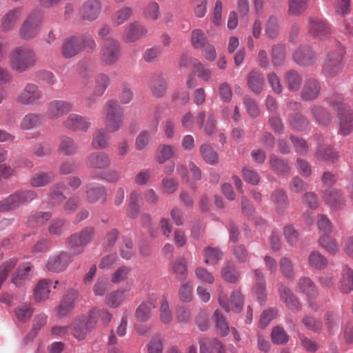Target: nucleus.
<instances>
[{
	"instance_id": "f257e3e1",
	"label": "nucleus",
	"mask_w": 353,
	"mask_h": 353,
	"mask_svg": "<svg viewBox=\"0 0 353 353\" xmlns=\"http://www.w3.org/2000/svg\"><path fill=\"white\" fill-rule=\"evenodd\" d=\"M97 43L93 37L88 34L72 35L65 39L61 46V54L65 59L77 55L82 50L88 53L95 52Z\"/></svg>"
},
{
	"instance_id": "f03ea898",
	"label": "nucleus",
	"mask_w": 353,
	"mask_h": 353,
	"mask_svg": "<svg viewBox=\"0 0 353 353\" xmlns=\"http://www.w3.org/2000/svg\"><path fill=\"white\" fill-rule=\"evenodd\" d=\"M345 49L337 40H334L332 49L325 54L323 64V74L328 77H334L343 70V58Z\"/></svg>"
},
{
	"instance_id": "7ed1b4c3",
	"label": "nucleus",
	"mask_w": 353,
	"mask_h": 353,
	"mask_svg": "<svg viewBox=\"0 0 353 353\" xmlns=\"http://www.w3.org/2000/svg\"><path fill=\"white\" fill-rule=\"evenodd\" d=\"M103 116L108 132H117L122 127L123 112L118 101L112 99L107 101L103 109Z\"/></svg>"
},
{
	"instance_id": "20e7f679",
	"label": "nucleus",
	"mask_w": 353,
	"mask_h": 353,
	"mask_svg": "<svg viewBox=\"0 0 353 353\" xmlns=\"http://www.w3.org/2000/svg\"><path fill=\"white\" fill-rule=\"evenodd\" d=\"M36 62V54L30 48L17 47L10 54V65L14 70L18 72H23L33 67Z\"/></svg>"
},
{
	"instance_id": "39448f33",
	"label": "nucleus",
	"mask_w": 353,
	"mask_h": 353,
	"mask_svg": "<svg viewBox=\"0 0 353 353\" xmlns=\"http://www.w3.org/2000/svg\"><path fill=\"white\" fill-rule=\"evenodd\" d=\"M331 105L338 111V133L346 137L353 132V112L339 99L331 101Z\"/></svg>"
},
{
	"instance_id": "423d86ee",
	"label": "nucleus",
	"mask_w": 353,
	"mask_h": 353,
	"mask_svg": "<svg viewBox=\"0 0 353 353\" xmlns=\"http://www.w3.org/2000/svg\"><path fill=\"white\" fill-rule=\"evenodd\" d=\"M121 46L120 42L113 37L108 38L101 46L99 59L101 65L104 67L114 65L120 59Z\"/></svg>"
},
{
	"instance_id": "0eeeda50",
	"label": "nucleus",
	"mask_w": 353,
	"mask_h": 353,
	"mask_svg": "<svg viewBox=\"0 0 353 353\" xmlns=\"http://www.w3.org/2000/svg\"><path fill=\"white\" fill-rule=\"evenodd\" d=\"M37 196V193L32 190L16 191L0 201V212L14 210L21 205L31 202Z\"/></svg>"
},
{
	"instance_id": "6e6552de",
	"label": "nucleus",
	"mask_w": 353,
	"mask_h": 353,
	"mask_svg": "<svg viewBox=\"0 0 353 353\" xmlns=\"http://www.w3.org/2000/svg\"><path fill=\"white\" fill-rule=\"evenodd\" d=\"M307 22L308 33L314 39L321 41L330 39L332 29L325 19L318 17H310Z\"/></svg>"
},
{
	"instance_id": "1a4fd4ad",
	"label": "nucleus",
	"mask_w": 353,
	"mask_h": 353,
	"mask_svg": "<svg viewBox=\"0 0 353 353\" xmlns=\"http://www.w3.org/2000/svg\"><path fill=\"white\" fill-rule=\"evenodd\" d=\"M17 101L25 105H40L43 101L42 90L34 83H27L18 94Z\"/></svg>"
},
{
	"instance_id": "9d476101",
	"label": "nucleus",
	"mask_w": 353,
	"mask_h": 353,
	"mask_svg": "<svg viewBox=\"0 0 353 353\" xmlns=\"http://www.w3.org/2000/svg\"><path fill=\"white\" fill-rule=\"evenodd\" d=\"M43 22L42 14L38 13L30 14L23 21L19 30V36L23 40L34 38L41 30Z\"/></svg>"
},
{
	"instance_id": "9b49d317",
	"label": "nucleus",
	"mask_w": 353,
	"mask_h": 353,
	"mask_svg": "<svg viewBox=\"0 0 353 353\" xmlns=\"http://www.w3.org/2000/svg\"><path fill=\"white\" fill-rule=\"evenodd\" d=\"M149 35L148 29L141 22L134 21L130 23L123 30L121 40L125 43L137 42Z\"/></svg>"
},
{
	"instance_id": "f8f14e48",
	"label": "nucleus",
	"mask_w": 353,
	"mask_h": 353,
	"mask_svg": "<svg viewBox=\"0 0 353 353\" xmlns=\"http://www.w3.org/2000/svg\"><path fill=\"white\" fill-rule=\"evenodd\" d=\"M101 10L102 3L99 0H86L79 7L78 16L82 21L92 22L99 18Z\"/></svg>"
},
{
	"instance_id": "ddd939ff",
	"label": "nucleus",
	"mask_w": 353,
	"mask_h": 353,
	"mask_svg": "<svg viewBox=\"0 0 353 353\" xmlns=\"http://www.w3.org/2000/svg\"><path fill=\"white\" fill-rule=\"evenodd\" d=\"M72 255L65 251H60L51 255L46 263V268L53 273H59L66 270L72 262Z\"/></svg>"
},
{
	"instance_id": "4468645a",
	"label": "nucleus",
	"mask_w": 353,
	"mask_h": 353,
	"mask_svg": "<svg viewBox=\"0 0 353 353\" xmlns=\"http://www.w3.org/2000/svg\"><path fill=\"white\" fill-rule=\"evenodd\" d=\"M218 301L219 305L225 310V312H229L233 311L234 312H240L243 305V297L240 291H234L231 294V305L229 304L227 296L224 294L223 289L220 288Z\"/></svg>"
},
{
	"instance_id": "2eb2a0df",
	"label": "nucleus",
	"mask_w": 353,
	"mask_h": 353,
	"mask_svg": "<svg viewBox=\"0 0 353 353\" xmlns=\"http://www.w3.org/2000/svg\"><path fill=\"white\" fill-rule=\"evenodd\" d=\"M73 104L65 100H53L47 105L46 116L48 118L55 120L72 112Z\"/></svg>"
},
{
	"instance_id": "dca6fc26",
	"label": "nucleus",
	"mask_w": 353,
	"mask_h": 353,
	"mask_svg": "<svg viewBox=\"0 0 353 353\" xmlns=\"http://www.w3.org/2000/svg\"><path fill=\"white\" fill-rule=\"evenodd\" d=\"M62 125L65 128L72 132H87L91 126V123L88 117L72 113L65 118Z\"/></svg>"
},
{
	"instance_id": "f3484780",
	"label": "nucleus",
	"mask_w": 353,
	"mask_h": 353,
	"mask_svg": "<svg viewBox=\"0 0 353 353\" xmlns=\"http://www.w3.org/2000/svg\"><path fill=\"white\" fill-rule=\"evenodd\" d=\"M85 199L88 203L98 201L104 203L107 199L108 191L104 185L98 183H90L85 186Z\"/></svg>"
},
{
	"instance_id": "a211bd4d",
	"label": "nucleus",
	"mask_w": 353,
	"mask_h": 353,
	"mask_svg": "<svg viewBox=\"0 0 353 353\" xmlns=\"http://www.w3.org/2000/svg\"><path fill=\"white\" fill-rule=\"evenodd\" d=\"M34 276L33 266L30 263L21 264L12 274L11 283L16 287H22Z\"/></svg>"
},
{
	"instance_id": "6ab92c4d",
	"label": "nucleus",
	"mask_w": 353,
	"mask_h": 353,
	"mask_svg": "<svg viewBox=\"0 0 353 353\" xmlns=\"http://www.w3.org/2000/svg\"><path fill=\"white\" fill-rule=\"evenodd\" d=\"M85 163L91 169L104 170L110 168L111 159L109 155L103 152H94L87 157Z\"/></svg>"
},
{
	"instance_id": "aec40b11",
	"label": "nucleus",
	"mask_w": 353,
	"mask_h": 353,
	"mask_svg": "<svg viewBox=\"0 0 353 353\" xmlns=\"http://www.w3.org/2000/svg\"><path fill=\"white\" fill-rule=\"evenodd\" d=\"M22 14L23 8L21 7L8 10L1 17V30L3 32H9L13 30Z\"/></svg>"
},
{
	"instance_id": "412c9836",
	"label": "nucleus",
	"mask_w": 353,
	"mask_h": 353,
	"mask_svg": "<svg viewBox=\"0 0 353 353\" xmlns=\"http://www.w3.org/2000/svg\"><path fill=\"white\" fill-rule=\"evenodd\" d=\"M296 291L307 296L310 307H312L310 299H314L319 295V292L314 283L308 277H301L298 280L296 285Z\"/></svg>"
},
{
	"instance_id": "4be33fe9",
	"label": "nucleus",
	"mask_w": 353,
	"mask_h": 353,
	"mask_svg": "<svg viewBox=\"0 0 353 353\" xmlns=\"http://www.w3.org/2000/svg\"><path fill=\"white\" fill-rule=\"evenodd\" d=\"M279 294L281 299L285 303L286 307L292 312H299L301 309V305L299 299L292 290L283 284L279 286Z\"/></svg>"
},
{
	"instance_id": "5701e85b",
	"label": "nucleus",
	"mask_w": 353,
	"mask_h": 353,
	"mask_svg": "<svg viewBox=\"0 0 353 353\" xmlns=\"http://www.w3.org/2000/svg\"><path fill=\"white\" fill-rule=\"evenodd\" d=\"M294 61L300 65H310L316 61L315 53L308 46L300 47L293 54Z\"/></svg>"
},
{
	"instance_id": "b1692460",
	"label": "nucleus",
	"mask_w": 353,
	"mask_h": 353,
	"mask_svg": "<svg viewBox=\"0 0 353 353\" xmlns=\"http://www.w3.org/2000/svg\"><path fill=\"white\" fill-rule=\"evenodd\" d=\"M323 199L330 208L336 210L342 208L345 203L343 194L336 189L325 191L323 194Z\"/></svg>"
},
{
	"instance_id": "393cba45",
	"label": "nucleus",
	"mask_w": 353,
	"mask_h": 353,
	"mask_svg": "<svg viewBox=\"0 0 353 353\" xmlns=\"http://www.w3.org/2000/svg\"><path fill=\"white\" fill-rule=\"evenodd\" d=\"M78 296V292L75 290H71L66 294L57 308V313L59 317L66 316L72 311Z\"/></svg>"
},
{
	"instance_id": "a878e982",
	"label": "nucleus",
	"mask_w": 353,
	"mask_h": 353,
	"mask_svg": "<svg viewBox=\"0 0 353 353\" xmlns=\"http://www.w3.org/2000/svg\"><path fill=\"white\" fill-rule=\"evenodd\" d=\"M321 92V85L314 79H307L301 90V96L303 100L312 101L316 99Z\"/></svg>"
},
{
	"instance_id": "bb28decb",
	"label": "nucleus",
	"mask_w": 353,
	"mask_h": 353,
	"mask_svg": "<svg viewBox=\"0 0 353 353\" xmlns=\"http://www.w3.org/2000/svg\"><path fill=\"white\" fill-rule=\"evenodd\" d=\"M254 274L255 285L253 288V293L261 304H263L266 299L265 281L262 272L258 270H253Z\"/></svg>"
},
{
	"instance_id": "cd10ccee",
	"label": "nucleus",
	"mask_w": 353,
	"mask_h": 353,
	"mask_svg": "<svg viewBox=\"0 0 353 353\" xmlns=\"http://www.w3.org/2000/svg\"><path fill=\"white\" fill-rule=\"evenodd\" d=\"M51 282L50 279H43L37 283L33 294L34 300L36 302H43L48 299Z\"/></svg>"
},
{
	"instance_id": "c85d7f7f",
	"label": "nucleus",
	"mask_w": 353,
	"mask_h": 353,
	"mask_svg": "<svg viewBox=\"0 0 353 353\" xmlns=\"http://www.w3.org/2000/svg\"><path fill=\"white\" fill-rule=\"evenodd\" d=\"M176 153V148L170 144H160L156 152V160L159 164H163L165 161L173 158Z\"/></svg>"
},
{
	"instance_id": "c756f323",
	"label": "nucleus",
	"mask_w": 353,
	"mask_h": 353,
	"mask_svg": "<svg viewBox=\"0 0 353 353\" xmlns=\"http://www.w3.org/2000/svg\"><path fill=\"white\" fill-rule=\"evenodd\" d=\"M54 180V174L52 171H39L35 173L30 180L32 187L40 188L48 185Z\"/></svg>"
},
{
	"instance_id": "7c9ffc66",
	"label": "nucleus",
	"mask_w": 353,
	"mask_h": 353,
	"mask_svg": "<svg viewBox=\"0 0 353 353\" xmlns=\"http://www.w3.org/2000/svg\"><path fill=\"white\" fill-rule=\"evenodd\" d=\"M91 177L93 179L103 180L110 183H115L121 179L122 175L119 170L110 169L105 172H92Z\"/></svg>"
},
{
	"instance_id": "2f4dec72",
	"label": "nucleus",
	"mask_w": 353,
	"mask_h": 353,
	"mask_svg": "<svg viewBox=\"0 0 353 353\" xmlns=\"http://www.w3.org/2000/svg\"><path fill=\"white\" fill-rule=\"evenodd\" d=\"M221 274L222 278L230 283H236L240 278V272L236 265L231 262H227L221 269Z\"/></svg>"
},
{
	"instance_id": "473e14b6",
	"label": "nucleus",
	"mask_w": 353,
	"mask_h": 353,
	"mask_svg": "<svg viewBox=\"0 0 353 353\" xmlns=\"http://www.w3.org/2000/svg\"><path fill=\"white\" fill-rule=\"evenodd\" d=\"M134 14V10L131 7L123 6L114 11L111 19L116 26H121L128 21Z\"/></svg>"
},
{
	"instance_id": "72a5a7b5",
	"label": "nucleus",
	"mask_w": 353,
	"mask_h": 353,
	"mask_svg": "<svg viewBox=\"0 0 353 353\" xmlns=\"http://www.w3.org/2000/svg\"><path fill=\"white\" fill-rule=\"evenodd\" d=\"M94 236V228L93 227H88L79 232L70 235V241L74 243H76V241H79L85 248L91 242Z\"/></svg>"
},
{
	"instance_id": "f704fd0d",
	"label": "nucleus",
	"mask_w": 353,
	"mask_h": 353,
	"mask_svg": "<svg viewBox=\"0 0 353 353\" xmlns=\"http://www.w3.org/2000/svg\"><path fill=\"white\" fill-rule=\"evenodd\" d=\"M271 200L278 213L283 212L289 207L288 196L282 190H277L272 192L271 194Z\"/></svg>"
},
{
	"instance_id": "c9c22d12",
	"label": "nucleus",
	"mask_w": 353,
	"mask_h": 353,
	"mask_svg": "<svg viewBox=\"0 0 353 353\" xmlns=\"http://www.w3.org/2000/svg\"><path fill=\"white\" fill-rule=\"evenodd\" d=\"M247 83L248 87L252 92L259 94L263 90L264 79L260 72L253 70L248 74Z\"/></svg>"
},
{
	"instance_id": "e433bc0d",
	"label": "nucleus",
	"mask_w": 353,
	"mask_h": 353,
	"mask_svg": "<svg viewBox=\"0 0 353 353\" xmlns=\"http://www.w3.org/2000/svg\"><path fill=\"white\" fill-rule=\"evenodd\" d=\"M155 307V304L152 301L142 303L135 311L136 319L141 322L148 321L151 318L152 312Z\"/></svg>"
},
{
	"instance_id": "4c0bfd02",
	"label": "nucleus",
	"mask_w": 353,
	"mask_h": 353,
	"mask_svg": "<svg viewBox=\"0 0 353 353\" xmlns=\"http://www.w3.org/2000/svg\"><path fill=\"white\" fill-rule=\"evenodd\" d=\"M339 288L344 294L353 290V271L346 265L343 268L342 278Z\"/></svg>"
},
{
	"instance_id": "58836bf2",
	"label": "nucleus",
	"mask_w": 353,
	"mask_h": 353,
	"mask_svg": "<svg viewBox=\"0 0 353 353\" xmlns=\"http://www.w3.org/2000/svg\"><path fill=\"white\" fill-rule=\"evenodd\" d=\"M270 167L276 173L285 175L290 172V167L288 162L277 157L274 154L270 156L269 160Z\"/></svg>"
},
{
	"instance_id": "ea45409f",
	"label": "nucleus",
	"mask_w": 353,
	"mask_h": 353,
	"mask_svg": "<svg viewBox=\"0 0 353 353\" xmlns=\"http://www.w3.org/2000/svg\"><path fill=\"white\" fill-rule=\"evenodd\" d=\"M150 88L154 96L161 97L166 92L167 83L161 74H155L151 78Z\"/></svg>"
},
{
	"instance_id": "a19ab883",
	"label": "nucleus",
	"mask_w": 353,
	"mask_h": 353,
	"mask_svg": "<svg viewBox=\"0 0 353 353\" xmlns=\"http://www.w3.org/2000/svg\"><path fill=\"white\" fill-rule=\"evenodd\" d=\"M110 136L103 128L97 129L94 134L92 146L94 149H104L108 147Z\"/></svg>"
},
{
	"instance_id": "79ce46f5",
	"label": "nucleus",
	"mask_w": 353,
	"mask_h": 353,
	"mask_svg": "<svg viewBox=\"0 0 353 353\" xmlns=\"http://www.w3.org/2000/svg\"><path fill=\"white\" fill-rule=\"evenodd\" d=\"M124 290H117L108 294L105 296V304L110 307H119L125 301Z\"/></svg>"
},
{
	"instance_id": "37998d69",
	"label": "nucleus",
	"mask_w": 353,
	"mask_h": 353,
	"mask_svg": "<svg viewBox=\"0 0 353 353\" xmlns=\"http://www.w3.org/2000/svg\"><path fill=\"white\" fill-rule=\"evenodd\" d=\"M285 80L289 90L296 92L299 90L302 84V77L294 70H290L286 72Z\"/></svg>"
},
{
	"instance_id": "c03bdc74",
	"label": "nucleus",
	"mask_w": 353,
	"mask_h": 353,
	"mask_svg": "<svg viewBox=\"0 0 353 353\" xmlns=\"http://www.w3.org/2000/svg\"><path fill=\"white\" fill-rule=\"evenodd\" d=\"M59 150L65 155H72L77 151V145L72 138L63 136L60 138Z\"/></svg>"
},
{
	"instance_id": "a18cd8bd",
	"label": "nucleus",
	"mask_w": 353,
	"mask_h": 353,
	"mask_svg": "<svg viewBox=\"0 0 353 353\" xmlns=\"http://www.w3.org/2000/svg\"><path fill=\"white\" fill-rule=\"evenodd\" d=\"M315 155L321 161L334 162L338 158V154L333 148L321 145L318 147Z\"/></svg>"
},
{
	"instance_id": "49530a36",
	"label": "nucleus",
	"mask_w": 353,
	"mask_h": 353,
	"mask_svg": "<svg viewBox=\"0 0 353 353\" xmlns=\"http://www.w3.org/2000/svg\"><path fill=\"white\" fill-rule=\"evenodd\" d=\"M172 268L179 280L185 279L188 276V264L183 257H179L172 262Z\"/></svg>"
},
{
	"instance_id": "de8ad7c7",
	"label": "nucleus",
	"mask_w": 353,
	"mask_h": 353,
	"mask_svg": "<svg viewBox=\"0 0 353 353\" xmlns=\"http://www.w3.org/2000/svg\"><path fill=\"white\" fill-rule=\"evenodd\" d=\"M311 113L316 122L322 125H327L331 121V116L327 111L321 106L314 105L311 108Z\"/></svg>"
},
{
	"instance_id": "09e8293b",
	"label": "nucleus",
	"mask_w": 353,
	"mask_h": 353,
	"mask_svg": "<svg viewBox=\"0 0 353 353\" xmlns=\"http://www.w3.org/2000/svg\"><path fill=\"white\" fill-rule=\"evenodd\" d=\"M204 262L214 265L223 257V252L218 248L206 247L203 250Z\"/></svg>"
},
{
	"instance_id": "8fccbe9b",
	"label": "nucleus",
	"mask_w": 353,
	"mask_h": 353,
	"mask_svg": "<svg viewBox=\"0 0 353 353\" xmlns=\"http://www.w3.org/2000/svg\"><path fill=\"white\" fill-rule=\"evenodd\" d=\"M110 84V77L105 73H99L94 77V90L97 95H103Z\"/></svg>"
},
{
	"instance_id": "3c124183",
	"label": "nucleus",
	"mask_w": 353,
	"mask_h": 353,
	"mask_svg": "<svg viewBox=\"0 0 353 353\" xmlns=\"http://www.w3.org/2000/svg\"><path fill=\"white\" fill-rule=\"evenodd\" d=\"M43 117L39 114L30 113L26 114L21 121V128L23 130H30L39 125Z\"/></svg>"
},
{
	"instance_id": "603ef678",
	"label": "nucleus",
	"mask_w": 353,
	"mask_h": 353,
	"mask_svg": "<svg viewBox=\"0 0 353 353\" xmlns=\"http://www.w3.org/2000/svg\"><path fill=\"white\" fill-rule=\"evenodd\" d=\"M143 14L146 19L157 20L161 15L159 5L154 1H150L143 8Z\"/></svg>"
},
{
	"instance_id": "864d4df0",
	"label": "nucleus",
	"mask_w": 353,
	"mask_h": 353,
	"mask_svg": "<svg viewBox=\"0 0 353 353\" xmlns=\"http://www.w3.org/2000/svg\"><path fill=\"white\" fill-rule=\"evenodd\" d=\"M214 317L217 333L223 336H226L229 332V326L225 318L219 310L214 312Z\"/></svg>"
},
{
	"instance_id": "5fc2aeb1",
	"label": "nucleus",
	"mask_w": 353,
	"mask_h": 353,
	"mask_svg": "<svg viewBox=\"0 0 353 353\" xmlns=\"http://www.w3.org/2000/svg\"><path fill=\"white\" fill-rule=\"evenodd\" d=\"M200 152L204 161L210 165H214L218 161V155L216 151L209 144H203L200 147Z\"/></svg>"
},
{
	"instance_id": "6e6d98bb",
	"label": "nucleus",
	"mask_w": 353,
	"mask_h": 353,
	"mask_svg": "<svg viewBox=\"0 0 353 353\" xmlns=\"http://www.w3.org/2000/svg\"><path fill=\"white\" fill-rule=\"evenodd\" d=\"M86 328L84 321L80 319H76L71 325L72 334L79 341L83 340L90 332Z\"/></svg>"
},
{
	"instance_id": "4d7b16f0",
	"label": "nucleus",
	"mask_w": 353,
	"mask_h": 353,
	"mask_svg": "<svg viewBox=\"0 0 353 353\" xmlns=\"http://www.w3.org/2000/svg\"><path fill=\"white\" fill-rule=\"evenodd\" d=\"M272 59L274 66L281 65L285 58V46L283 44H276L272 48Z\"/></svg>"
},
{
	"instance_id": "13d9d810",
	"label": "nucleus",
	"mask_w": 353,
	"mask_h": 353,
	"mask_svg": "<svg viewBox=\"0 0 353 353\" xmlns=\"http://www.w3.org/2000/svg\"><path fill=\"white\" fill-rule=\"evenodd\" d=\"M34 308L31 305L23 303L19 305L15 311V315L20 322H27L31 318Z\"/></svg>"
},
{
	"instance_id": "bf43d9fd",
	"label": "nucleus",
	"mask_w": 353,
	"mask_h": 353,
	"mask_svg": "<svg viewBox=\"0 0 353 353\" xmlns=\"http://www.w3.org/2000/svg\"><path fill=\"white\" fill-rule=\"evenodd\" d=\"M279 270L282 275L287 279H293L294 276V266L292 261L285 256L279 260Z\"/></svg>"
},
{
	"instance_id": "052dcab7",
	"label": "nucleus",
	"mask_w": 353,
	"mask_h": 353,
	"mask_svg": "<svg viewBox=\"0 0 353 353\" xmlns=\"http://www.w3.org/2000/svg\"><path fill=\"white\" fill-rule=\"evenodd\" d=\"M307 3L308 0H289V14L293 16L301 14L307 9Z\"/></svg>"
},
{
	"instance_id": "680f3d73",
	"label": "nucleus",
	"mask_w": 353,
	"mask_h": 353,
	"mask_svg": "<svg viewBox=\"0 0 353 353\" xmlns=\"http://www.w3.org/2000/svg\"><path fill=\"white\" fill-rule=\"evenodd\" d=\"M160 319L164 324L170 323L172 321V314L167 297L163 296L160 305Z\"/></svg>"
},
{
	"instance_id": "e2e57ef3",
	"label": "nucleus",
	"mask_w": 353,
	"mask_h": 353,
	"mask_svg": "<svg viewBox=\"0 0 353 353\" xmlns=\"http://www.w3.org/2000/svg\"><path fill=\"white\" fill-rule=\"evenodd\" d=\"M309 265L316 269H322L327 265V260L319 252L313 251L308 256Z\"/></svg>"
},
{
	"instance_id": "0e129e2a",
	"label": "nucleus",
	"mask_w": 353,
	"mask_h": 353,
	"mask_svg": "<svg viewBox=\"0 0 353 353\" xmlns=\"http://www.w3.org/2000/svg\"><path fill=\"white\" fill-rule=\"evenodd\" d=\"M194 66V72L197 77L203 81H208L212 77V71L205 67L198 60L194 59L192 62Z\"/></svg>"
},
{
	"instance_id": "69168bd1",
	"label": "nucleus",
	"mask_w": 353,
	"mask_h": 353,
	"mask_svg": "<svg viewBox=\"0 0 353 353\" xmlns=\"http://www.w3.org/2000/svg\"><path fill=\"white\" fill-rule=\"evenodd\" d=\"M130 268L127 266L123 265L119 267L112 274V283L114 284H118L125 281L130 276Z\"/></svg>"
},
{
	"instance_id": "338daca9",
	"label": "nucleus",
	"mask_w": 353,
	"mask_h": 353,
	"mask_svg": "<svg viewBox=\"0 0 353 353\" xmlns=\"http://www.w3.org/2000/svg\"><path fill=\"white\" fill-rule=\"evenodd\" d=\"M152 134L147 130H142L136 137L135 147L137 150H143L148 147L151 141Z\"/></svg>"
},
{
	"instance_id": "774afa93",
	"label": "nucleus",
	"mask_w": 353,
	"mask_h": 353,
	"mask_svg": "<svg viewBox=\"0 0 353 353\" xmlns=\"http://www.w3.org/2000/svg\"><path fill=\"white\" fill-rule=\"evenodd\" d=\"M52 217L50 212H37L29 218L28 223L30 226L37 227L42 225Z\"/></svg>"
}]
</instances>
